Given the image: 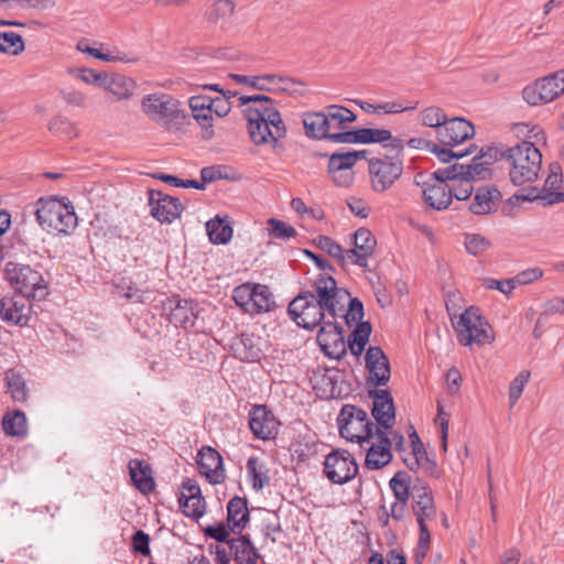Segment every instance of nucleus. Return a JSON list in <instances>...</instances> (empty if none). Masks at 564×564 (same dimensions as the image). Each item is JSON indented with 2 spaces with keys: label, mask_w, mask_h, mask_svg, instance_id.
I'll return each instance as SVG.
<instances>
[{
  "label": "nucleus",
  "mask_w": 564,
  "mask_h": 564,
  "mask_svg": "<svg viewBox=\"0 0 564 564\" xmlns=\"http://www.w3.org/2000/svg\"><path fill=\"white\" fill-rule=\"evenodd\" d=\"M490 241L477 234H467L465 237V247L469 254L478 256L489 249Z\"/></svg>",
  "instance_id": "58"
},
{
  "label": "nucleus",
  "mask_w": 564,
  "mask_h": 564,
  "mask_svg": "<svg viewBox=\"0 0 564 564\" xmlns=\"http://www.w3.org/2000/svg\"><path fill=\"white\" fill-rule=\"evenodd\" d=\"M279 422L265 405H254L249 412V427L259 440H271L278 434Z\"/></svg>",
  "instance_id": "18"
},
{
  "label": "nucleus",
  "mask_w": 564,
  "mask_h": 564,
  "mask_svg": "<svg viewBox=\"0 0 564 564\" xmlns=\"http://www.w3.org/2000/svg\"><path fill=\"white\" fill-rule=\"evenodd\" d=\"M314 243L317 248L325 251L332 258L338 260L343 268L348 263V259L346 257V250L343 249L340 245H338L335 240H333L328 236L319 235L314 239Z\"/></svg>",
  "instance_id": "44"
},
{
  "label": "nucleus",
  "mask_w": 564,
  "mask_h": 564,
  "mask_svg": "<svg viewBox=\"0 0 564 564\" xmlns=\"http://www.w3.org/2000/svg\"><path fill=\"white\" fill-rule=\"evenodd\" d=\"M411 508L416 522L432 521L437 516L432 489L421 480L413 484Z\"/></svg>",
  "instance_id": "17"
},
{
  "label": "nucleus",
  "mask_w": 564,
  "mask_h": 564,
  "mask_svg": "<svg viewBox=\"0 0 564 564\" xmlns=\"http://www.w3.org/2000/svg\"><path fill=\"white\" fill-rule=\"evenodd\" d=\"M142 112L167 131L176 130V123L186 118L181 102L169 94L153 93L143 97Z\"/></svg>",
  "instance_id": "6"
},
{
  "label": "nucleus",
  "mask_w": 564,
  "mask_h": 564,
  "mask_svg": "<svg viewBox=\"0 0 564 564\" xmlns=\"http://www.w3.org/2000/svg\"><path fill=\"white\" fill-rule=\"evenodd\" d=\"M25 48L23 37L15 32H0V52L17 56Z\"/></svg>",
  "instance_id": "46"
},
{
  "label": "nucleus",
  "mask_w": 564,
  "mask_h": 564,
  "mask_svg": "<svg viewBox=\"0 0 564 564\" xmlns=\"http://www.w3.org/2000/svg\"><path fill=\"white\" fill-rule=\"evenodd\" d=\"M368 173L373 192L383 193L391 188L403 173V161L399 158H371Z\"/></svg>",
  "instance_id": "9"
},
{
  "label": "nucleus",
  "mask_w": 564,
  "mask_h": 564,
  "mask_svg": "<svg viewBox=\"0 0 564 564\" xmlns=\"http://www.w3.org/2000/svg\"><path fill=\"white\" fill-rule=\"evenodd\" d=\"M4 273L18 294L34 300H41L47 294L42 274L28 264L8 262Z\"/></svg>",
  "instance_id": "8"
},
{
  "label": "nucleus",
  "mask_w": 564,
  "mask_h": 564,
  "mask_svg": "<svg viewBox=\"0 0 564 564\" xmlns=\"http://www.w3.org/2000/svg\"><path fill=\"white\" fill-rule=\"evenodd\" d=\"M376 436L379 444H371L366 455V466L370 469H380L392 459L391 441L387 432L376 427Z\"/></svg>",
  "instance_id": "26"
},
{
  "label": "nucleus",
  "mask_w": 564,
  "mask_h": 564,
  "mask_svg": "<svg viewBox=\"0 0 564 564\" xmlns=\"http://www.w3.org/2000/svg\"><path fill=\"white\" fill-rule=\"evenodd\" d=\"M150 536L142 530H138L132 536V549L142 555H150Z\"/></svg>",
  "instance_id": "63"
},
{
  "label": "nucleus",
  "mask_w": 564,
  "mask_h": 564,
  "mask_svg": "<svg viewBox=\"0 0 564 564\" xmlns=\"http://www.w3.org/2000/svg\"><path fill=\"white\" fill-rule=\"evenodd\" d=\"M562 182L563 180L561 166L556 163H553L550 165V173L544 182L541 192H538L536 188H532L529 194L514 195V197L521 200L543 198L547 199L549 203L564 202V191L557 192V189L561 187Z\"/></svg>",
  "instance_id": "20"
},
{
  "label": "nucleus",
  "mask_w": 564,
  "mask_h": 564,
  "mask_svg": "<svg viewBox=\"0 0 564 564\" xmlns=\"http://www.w3.org/2000/svg\"><path fill=\"white\" fill-rule=\"evenodd\" d=\"M230 77L238 84L249 85L260 90H272L273 75L249 77L246 75L230 74Z\"/></svg>",
  "instance_id": "54"
},
{
  "label": "nucleus",
  "mask_w": 564,
  "mask_h": 564,
  "mask_svg": "<svg viewBox=\"0 0 564 564\" xmlns=\"http://www.w3.org/2000/svg\"><path fill=\"white\" fill-rule=\"evenodd\" d=\"M254 292V284L245 283L237 286L232 292L235 303L246 313L250 314L253 310L252 299Z\"/></svg>",
  "instance_id": "51"
},
{
  "label": "nucleus",
  "mask_w": 564,
  "mask_h": 564,
  "mask_svg": "<svg viewBox=\"0 0 564 564\" xmlns=\"http://www.w3.org/2000/svg\"><path fill=\"white\" fill-rule=\"evenodd\" d=\"M228 544L235 561L240 564H257L260 558L257 549L246 535L231 539Z\"/></svg>",
  "instance_id": "31"
},
{
  "label": "nucleus",
  "mask_w": 564,
  "mask_h": 564,
  "mask_svg": "<svg viewBox=\"0 0 564 564\" xmlns=\"http://www.w3.org/2000/svg\"><path fill=\"white\" fill-rule=\"evenodd\" d=\"M500 192L497 188L489 186H481L477 188L474 202L470 204L469 209L475 215H485L490 213L495 203L499 200Z\"/></svg>",
  "instance_id": "35"
},
{
  "label": "nucleus",
  "mask_w": 564,
  "mask_h": 564,
  "mask_svg": "<svg viewBox=\"0 0 564 564\" xmlns=\"http://www.w3.org/2000/svg\"><path fill=\"white\" fill-rule=\"evenodd\" d=\"M373 399L372 416L379 429L392 427L395 420L393 399L388 390L377 389L369 392Z\"/></svg>",
  "instance_id": "23"
},
{
  "label": "nucleus",
  "mask_w": 564,
  "mask_h": 564,
  "mask_svg": "<svg viewBox=\"0 0 564 564\" xmlns=\"http://www.w3.org/2000/svg\"><path fill=\"white\" fill-rule=\"evenodd\" d=\"M412 446V457L404 459V463L411 470H423L426 475L438 477L440 470L434 460L430 459L417 433L413 430L409 435Z\"/></svg>",
  "instance_id": "25"
},
{
  "label": "nucleus",
  "mask_w": 564,
  "mask_h": 564,
  "mask_svg": "<svg viewBox=\"0 0 564 564\" xmlns=\"http://www.w3.org/2000/svg\"><path fill=\"white\" fill-rule=\"evenodd\" d=\"M272 90H281L291 95H304L306 86L297 79L273 75Z\"/></svg>",
  "instance_id": "52"
},
{
  "label": "nucleus",
  "mask_w": 564,
  "mask_h": 564,
  "mask_svg": "<svg viewBox=\"0 0 564 564\" xmlns=\"http://www.w3.org/2000/svg\"><path fill=\"white\" fill-rule=\"evenodd\" d=\"M371 333V326L369 323H361L358 327L351 333L348 347L352 355L359 356L362 354Z\"/></svg>",
  "instance_id": "47"
},
{
  "label": "nucleus",
  "mask_w": 564,
  "mask_h": 564,
  "mask_svg": "<svg viewBox=\"0 0 564 564\" xmlns=\"http://www.w3.org/2000/svg\"><path fill=\"white\" fill-rule=\"evenodd\" d=\"M424 202L434 209L443 210L451 205L449 184L437 181L423 191Z\"/></svg>",
  "instance_id": "34"
},
{
  "label": "nucleus",
  "mask_w": 564,
  "mask_h": 564,
  "mask_svg": "<svg viewBox=\"0 0 564 564\" xmlns=\"http://www.w3.org/2000/svg\"><path fill=\"white\" fill-rule=\"evenodd\" d=\"M415 481H411V477L406 471H398L390 479L389 486L394 495V498L399 501H409L412 499V488L413 484H417Z\"/></svg>",
  "instance_id": "38"
},
{
  "label": "nucleus",
  "mask_w": 564,
  "mask_h": 564,
  "mask_svg": "<svg viewBox=\"0 0 564 564\" xmlns=\"http://www.w3.org/2000/svg\"><path fill=\"white\" fill-rule=\"evenodd\" d=\"M457 340L463 346L491 344L495 333L491 325L476 306L466 308L456 321L452 319Z\"/></svg>",
  "instance_id": "5"
},
{
  "label": "nucleus",
  "mask_w": 564,
  "mask_h": 564,
  "mask_svg": "<svg viewBox=\"0 0 564 564\" xmlns=\"http://www.w3.org/2000/svg\"><path fill=\"white\" fill-rule=\"evenodd\" d=\"M77 50L82 53H86L95 58L101 59L104 62H121V63H135L138 62V57L128 56L124 53H102L95 47H90L85 42H78Z\"/></svg>",
  "instance_id": "45"
},
{
  "label": "nucleus",
  "mask_w": 564,
  "mask_h": 564,
  "mask_svg": "<svg viewBox=\"0 0 564 564\" xmlns=\"http://www.w3.org/2000/svg\"><path fill=\"white\" fill-rule=\"evenodd\" d=\"M180 506L187 517L200 518L205 512V500L203 496L178 498Z\"/></svg>",
  "instance_id": "53"
},
{
  "label": "nucleus",
  "mask_w": 564,
  "mask_h": 564,
  "mask_svg": "<svg viewBox=\"0 0 564 564\" xmlns=\"http://www.w3.org/2000/svg\"><path fill=\"white\" fill-rule=\"evenodd\" d=\"M239 102L241 106H247L245 109H256L260 110L261 108L275 109L273 107L272 99L265 95H241L239 97Z\"/></svg>",
  "instance_id": "60"
},
{
  "label": "nucleus",
  "mask_w": 564,
  "mask_h": 564,
  "mask_svg": "<svg viewBox=\"0 0 564 564\" xmlns=\"http://www.w3.org/2000/svg\"><path fill=\"white\" fill-rule=\"evenodd\" d=\"M487 154L482 153L480 155H476L470 164L465 165V175L466 177H469L470 181L473 180H484L486 178L489 170L488 165L491 162V156L487 159Z\"/></svg>",
  "instance_id": "50"
},
{
  "label": "nucleus",
  "mask_w": 564,
  "mask_h": 564,
  "mask_svg": "<svg viewBox=\"0 0 564 564\" xmlns=\"http://www.w3.org/2000/svg\"><path fill=\"white\" fill-rule=\"evenodd\" d=\"M188 104L193 112V117L202 127L203 139H210L214 135L212 124V98L208 96L197 95L191 97Z\"/></svg>",
  "instance_id": "28"
},
{
  "label": "nucleus",
  "mask_w": 564,
  "mask_h": 564,
  "mask_svg": "<svg viewBox=\"0 0 564 564\" xmlns=\"http://www.w3.org/2000/svg\"><path fill=\"white\" fill-rule=\"evenodd\" d=\"M197 465L199 473L212 484H220L225 480V470L220 454L210 446H204L198 452Z\"/></svg>",
  "instance_id": "24"
},
{
  "label": "nucleus",
  "mask_w": 564,
  "mask_h": 564,
  "mask_svg": "<svg viewBox=\"0 0 564 564\" xmlns=\"http://www.w3.org/2000/svg\"><path fill=\"white\" fill-rule=\"evenodd\" d=\"M366 151L337 152L329 156L328 173L333 182L340 187H349L355 181L354 166L366 159Z\"/></svg>",
  "instance_id": "11"
},
{
  "label": "nucleus",
  "mask_w": 564,
  "mask_h": 564,
  "mask_svg": "<svg viewBox=\"0 0 564 564\" xmlns=\"http://www.w3.org/2000/svg\"><path fill=\"white\" fill-rule=\"evenodd\" d=\"M340 317H346L347 321L351 319L352 322H358L364 316V305L358 299H350L346 301V305L344 307V314L339 315Z\"/></svg>",
  "instance_id": "62"
},
{
  "label": "nucleus",
  "mask_w": 564,
  "mask_h": 564,
  "mask_svg": "<svg viewBox=\"0 0 564 564\" xmlns=\"http://www.w3.org/2000/svg\"><path fill=\"white\" fill-rule=\"evenodd\" d=\"M252 304L253 310H251L250 314H259L272 308L274 301L268 286L254 284Z\"/></svg>",
  "instance_id": "48"
},
{
  "label": "nucleus",
  "mask_w": 564,
  "mask_h": 564,
  "mask_svg": "<svg viewBox=\"0 0 564 564\" xmlns=\"http://www.w3.org/2000/svg\"><path fill=\"white\" fill-rule=\"evenodd\" d=\"M2 427L8 435L18 437L25 436L28 433L25 413L20 410L6 413L2 419Z\"/></svg>",
  "instance_id": "39"
},
{
  "label": "nucleus",
  "mask_w": 564,
  "mask_h": 564,
  "mask_svg": "<svg viewBox=\"0 0 564 564\" xmlns=\"http://www.w3.org/2000/svg\"><path fill=\"white\" fill-rule=\"evenodd\" d=\"M530 378L529 371H521L510 383L509 387V403L510 406H514L518 400L520 399L525 384L528 383Z\"/></svg>",
  "instance_id": "59"
},
{
  "label": "nucleus",
  "mask_w": 564,
  "mask_h": 564,
  "mask_svg": "<svg viewBox=\"0 0 564 564\" xmlns=\"http://www.w3.org/2000/svg\"><path fill=\"white\" fill-rule=\"evenodd\" d=\"M366 368L369 380L376 386H386L391 376L390 364L383 350L378 346H370L366 352Z\"/></svg>",
  "instance_id": "22"
},
{
  "label": "nucleus",
  "mask_w": 564,
  "mask_h": 564,
  "mask_svg": "<svg viewBox=\"0 0 564 564\" xmlns=\"http://www.w3.org/2000/svg\"><path fill=\"white\" fill-rule=\"evenodd\" d=\"M474 134V126L459 117L446 119L444 124L436 130L438 141L451 147L466 141Z\"/></svg>",
  "instance_id": "21"
},
{
  "label": "nucleus",
  "mask_w": 564,
  "mask_h": 564,
  "mask_svg": "<svg viewBox=\"0 0 564 564\" xmlns=\"http://www.w3.org/2000/svg\"><path fill=\"white\" fill-rule=\"evenodd\" d=\"M234 96H236V93L228 90L226 93H223V95L219 97L212 98V112H215L218 117L227 116L231 110L230 98Z\"/></svg>",
  "instance_id": "61"
},
{
  "label": "nucleus",
  "mask_w": 564,
  "mask_h": 564,
  "mask_svg": "<svg viewBox=\"0 0 564 564\" xmlns=\"http://www.w3.org/2000/svg\"><path fill=\"white\" fill-rule=\"evenodd\" d=\"M34 214L41 228L50 234L69 235L77 226L73 206L56 197L40 198Z\"/></svg>",
  "instance_id": "3"
},
{
  "label": "nucleus",
  "mask_w": 564,
  "mask_h": 564,
  "mask_svg": "<svg viewBox=\"0 0 564 564\" xmlns=\"http://www.w3.org/2000/svg\"><path fill=\"white\" fill-rule=\"evenodd\" d=\"M232 0H215L205 13L206 20L212 24L226 23L235 12Z\"/></svg>",
  "instance_id": "37"
},
{
  "label": "nucleus",
  "mask_w": 564,
  "mask_h": 564,
  "mask_svg": "<svg viewBox=\"0 0 564 564\" xmlns=\"http://www.w3.org/2000/svg\"><path fill=\"white\" fill-rule=\"evenodd\" d=\"M484 286L489 290H497L506 295L510 294L516 288L512 278L502 281L487 278L484 280Z\"/></svg>",
  "instance_id": "64"
},
{
  "label": "nucleus",
  "mask_w": 564,
  "mask_h": 564,
  "mask_svg": "<svg viewBox=\"0 0 564 564\" xmlns=\"http://www.w3.org/2000/svg\"><path fill=\"white\" fill-rule=\"evenodd\" d=\"M135 83L122 74H105L101 88L112 95L115 101L128 100L132 97Z\"/></svg>",
  "instance_id": "30"
},
{
  "label": "nucleus",
  "mask_w": 564,
  "mask_h": 564,
  "mask_svg": "<svg viewBox=\"0 0 564 564\" xmlns=\"http://www.w3.org/2000/svg\"><path fill=\"white\" fill-rule=\"evenodd\" d=\"M317 341L326 356L340 359L346 355L347 345L344 339L341 326L335 319L328 321L321 327L317 334Z\"/></svg>",
  "instance_id": "15"
},
{
  "label": "nucleus",
  "mask_w": 564,
  "mask_h": 564,
  "mask_svg": "<svg viewBox=\"0 0 564 564\" xmlns=\"http://www.w3.org/2000/svg\"><path fill=\"white\" fill-rule=\"evenodd\" d=\"M325 115L329 122V134L334 132H346L347 123L356 121V115L348 108L340 105H329L325 108Z\"/></svg>",
  "instance_id": "33"
},
{
  "label": "nucleus",
  "mask_w": 564,
  "mask_h": 564,
  "mask_svg": "<svg viewBox=\"0 0 564 564\" xmlns=\"http://www.w3.org/2000/svg\"><path fill=\"white\" fill-rule=\"evenodd\" d=\"M354 248L346 250L348 263L369 270L368 259L373 254L377 240L367 228L357 229L354 235Z\"/></svg>",
  "instance_id": "14"
},
{
  "label": "nucleus",
  "mask_w": 564,
  "mask_h": 564,
  "mask_svg": "<svg viewBox=\"0 0 564 564\" xmlns=\"http://www.w3.org/2000/svg\"><path fill=\"white\" fill-rule=\"evenodd\" d=\"M465 164H452L446 167L437 169L433 176L436 181H442L444 183H454L457 182L460 177H465Z\"/></svg>",
  "instance_id": "55"
},
{
  "label": "nucleus",
  "mask_w": 564,
  "mask_h": 564,
  "mask_svg": "<svg viewBox=\"0 0 564 564\" xmlns=\"http://www.w3.org/2000/svg\"><path fill=\"white\" fill-rule=\"evenodd\" d=\"M561 95L555 74L539 78L522 90V98L530 106L551 102Z\"/></svg>",
  "instance_id": "13"
},
{
  "label": "nucleus",
  "mask_w": 564,
  "mask_h": 564,
  "mask_svg": "<svg viewBox=\"0 0 564 564\" xmlns=\"http://www.w3.org/2000/svg\"><path fill=\"white\" fill-rule=\"evenodd\" d=\"M243 112L250 139L254 144L276 142L285 137L286 128L278 109H245Z\"/></svg>",
  "instance_id": "4"
},
{
  "label": "nucleus",
  "mask_w": 564,
  "mask_h": 564,
  "mask_svg": "<svg viewBox=\"0 0 564 564\" xmlns=\"http://www.w3.org/2000/svg\"><path fill=\"white\" fill-rule=\"evenodd\" d=\"M129 473L134 486L143 494L151 492L154 489V480L151 475L152 470L150 466L142 460H130Z\"/></svg>",
  "instance_id": "36"
},
{
  "label": "nucleus",
  "mask_w": 564,
  "mask_h": 564,
  "mask_svg": "<svg viewBox=\"0 0 564 564\" xmlns=\"http://www.w3.org/2000/svg\"><path fill=\"white\" fill-rule=\"evenodd\" d=\"M268 224L270 226V236L275 238V239H290V238H293L296 236V230L294 227H292L291 225H288L286 223L282 221V220H279V219H275V218H270L268 220Z\"/></svg>",
  "instance_id": "56"
},
{
  "label": "nucleus",
  "mask_w": 564,
  "mask_h": 564,
  "mask_svg": "<svg viewBox=\"0 0 564 564\" xmlns=\"http://www.w3.org/2000/svg\"><path fill=\"white\" fill-rule=\"evenodd\" d=\"M30 299L21 294L0 299V317L8 323L25 326L31 317Z\"/></svg>",
  "instance_id": "16"
},
{
  "label": "nucleus",
  "mask_w": 564,
  "mask_h": 564,
  "mask_svg": "<svg viewBox=\"0 0 564 564\" xmlns=\"http://www.w3.org/2000/svg\"><path fill=\"white\" fill-rule=\"evenodd\" d=\"M247 471L251 478L252 488L257 491L269 485V470L263 462L258 457H250L247 462Z\"/></svg>",
  "instance_id": "42"
},
{
  "label": "nucleus",
  "mask_w": 564,
  "mask_h": 564,
  "mask_svg": "<svg viewBox=\"0 0 564 564\" xmlns=\"http://www.w3.org/2000/svg\"><path fill=\"white\" fill-rule=\"evenodd\" d=\"M339 434L350 442L362 444L376 434V427L365 410L345 404L338 415Z\"/></svg>",
  "instance_id": "7"
},
{
  "label": "nucleus",
  "mask_w": 564,
  "mask_h": 564,
  "mask_svg": "<svg viewBox=\"0 0 564 564\" xmlns=\"http://www.w3.org/2000/svg\"><path fill=\"white\" fill-rule=\"evenodd\" d=\"M6 381L8 392L11 394L14 401L25 402L28 400V388L25 380L19 372L12 369L8 370L6 372Z\"/></svg>",
  "instance_id": "43"
},
{
  "label": "nucleus",
  "mask_w": 564,
  "mask_h": 564,
  "mask_svg": "<svg viewBox=\"0 0 564 564\" xmlns=\"http://www.w3.org/2000/svg\"><path fill=\"white\" fill-rule=\"evenodd\" d=\"M249 521V510L247 499L234 497L227 505V522L231 531L238 529L241 531Z\"/></svg>",
  "instance_id": "32"
},
{
  "label": "nucleus",
  "mask_w": 564,
  "mask_h": 564,
  "mask_svg": "<svg viewBox=\"0 0 564 564\" xmlns=\"http://www.w3.org/2000/svg\"><path fill=\"white\" fill-rule=\"evenodd\" d=\"M149 205L151 215L160 223H172L180 217L183 206L178 198L164 195L160 191H150Z\"/></svg>",
  "instance_id": "19"
},
{
  "label": "nucleus",
  "mask_w": 564,
  "mask_h": 564,
  "mask_svg": "<svg viewBox=\"0 0 564 564\" xmlns=\"http://www.w3.org/2000/svg\"><path fill=\"white\" fill-rule=\"evenodd\" d=\"M451 189V202L453 197L458 200H465L470 197L474 192V186L469 177H460L457 182L448 183Z\"/></svg>",
  "instance_id": "57"
},
{
  "label": "nucleus",
  "mask_w": 564,
  "mask_h": 564,
  "mask_svg": "<svg viewBox=\"0 0 564 564\" xmlns=\"http://www.w3.org/2000/svg\"><path fill=\"white\" fill-rule=\"evenodd\" d=\"M447 119L445 111L438 106H430L419 113V121L424 127L440 129Z\"/></svg>",
  "instance_id": "49"
},
{
  "label": "nucleus",
  "mask_w": 564,
  "mask_h": 564,
  "mask_svg": "<svg viewBox=\"0 0 564 564\" xmlns=\"http://www.w3.org/2000/svg\"><path fill=\"white\" fill-rule=\"evenodd\" d=\"M358 473V465L352 455L345 449L329 453L324 460V474L333 484L343 485L350 481Z\"/></svg>",
  "instance_id": "10"
},
{
  "label": "nucleus",
  "mask_w": 564,
  "mask_h": 564,
  "mask_svg": "<svg viewBox=\"0 0 564 564\" xmlns=\"http://www.w3.org/2000/svg\"><path fill=\"white\" fill-rule=\"evenodd\" d=\"M303 126L305 134L311 139H327L332 142L339 143L335 135L345 134V132H334L329 134V122L327 121L325 111H311L303 115Z\"/></svg>",
  "instance_id": "27"
},
{
  "label": "nucleus",
  "mask_w": 564,
  "mask_h": 564,
  "mask_svg": "<svg viewBox=\"0 0 564 564\" xmlns=\"http://www.w3.org/2000/svg\"><path fill=\"white\" fill-rule=\"evenodd\" d=\"M502 158L509 163V177L513 185L522 186L538 180L542 154L530 141H521L506 149Z\"/></svg>",
  "instance_id": "2"
},
{
  "label": "nucleus",
  "mask_w": 564,
  "mask_h": 564,
  "mask_svg": "<svg viewBox=\"0 0 564 564\" xmlns=\"http://www.w3.org/2000/svg\"><path fill=\"white\" fill-rule=\"evenodd\" d=\"M340 143H382L386 148H391L401 153L404 149L403 140L393 137L388 129L362 128L345 134L335 135Z\"/></svg>",
  "instance_id": "12"
},
{
  "label": "nucleus",
  "mask_w": 564,
  "mask_h": 564,
  "mask_svg": "<svg viewBox=\"0 0 564 564\" xmlns=\"http://www.w3.org/2000/svg\"><path fill=\"white\" fill-rule=\"evenodd\" d=\"M48 130L54 135L63 140H74L80 135L77 124L62 116H57L50 120Z\"/></svg>",
  "instance_id": "40"
},
{
  "label": "nucleus",
  "mask_w": 564,
  "mask_h": 564,
  "mask_svg": "<svg viewBox=\"0 0 564 564\" xmlns=\"http://www.w3.org/2000/svg\"><path fill=\"white\" fill-rule=\"evenodd\" d=\"M164 311L169 312V319L176 326L187 327L194 324L195 313L193 301L180 297L169 299L164 304Z\"/></svg>",
  "instance_id": "29"
},
{
  "label": "nucleus",
  "mask_w": 564,
  "mask_h": 564,
  "mask_svg": "<svg viewBox=\"0 0 564 564\" xmlns=\"http://www.w3.org/2000/svg\"><path fill=\"white\" fill-rule=\"evenodd\" d=\"M206 230L213 243H227L232 237V228L228 221L216 217L206 223Z\"/></svg>",
  "instance_id": "41"
},
{
  "label": "nucleus",
  "mask_w": 564,
  "mask_h": 564,
  "mask_svg": "<svg viewBox=\"0 0 564 564\" xmlns=\"http://www.w3.org/2000/svg\"><path fill=\"white\" fill-rule=\"evenodd\" d=\"M313 289L314 292L300 293L288 307L291 319L306 329L318 326L325 317L336 319L338 315H343L349 296V293L338 288L336 280L327 273L318 274Z\"/></svg>",
  "instance_id": "1"
}]
</instances>
